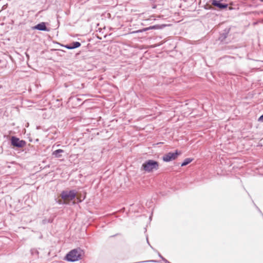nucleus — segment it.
<instances>
[{
    "label": "nucleus",
    "instance_id": "nucleus-5",
    "mask_svg": "<svg viewBox=\"0 0 263 263\" xmlns=\"http://www.w3.org/2000/svg\"><path fill=\"white\" fill-rule=\"evenodd\" d=\"M222 0H220L219 1L217 0H212L211 1V4L212 5L214 6L218 7L220 9H224L227 8L228 5L227 4H221L220 2L222 1Z\"/></svg>",
    "mask_w": 263,
    "mask_h": 263
},
{
    "label": "nucleus",
    "instance_id": "nucleus-16",
    "mask_svg": "<svg viewBox=\"0 0 263 263\" xmlns=\"http://www.w3.org/2000/svg\"><path fill=\"white\" fill-rule=\"evenodd\" d=\"M58 203H59V204H62V203H64V202H62L61 200H59V201H58Z\"/></svg>",
    "mask_w": 263,
    "mask_h": 263
},
{
    "label": "nucleus",
    "instance_id": "nucleus-4",
    "mask_svg": "<svg viewBox=\"0 0 263 263\" xmlns=\"http://www.w3.org/2000/svg\"><path fill=\"white\" fill-rule=\"evenodd\" d=\"M11 143L13 146L17 147H23L26 145L25 141L21 140L15 137H12L11 138Z\"/></svg>",
    "mask_w": 263,
    "mask_h": 263
},
{
    "label": "nucleus",
    "instance_id": "nucleus-6",
    "mask_svg": "<svg viewBox=\"0 0 263 263\" xmlns=\"http://www.w3.org/2000/svg\"><path fill=\"white\" fill-rule=\"evenodd\" d=\"M159 165H142V169L146 172H151L157 170Z\"/></svg>",
    "mask_w": 263,
    "mask_h": 263
},
{
    "label": "nucleus",
    "instance_id": "nucleus-17",
    "mask_svg": "<svg viewBox=\"0 0 263 263\" xmlns=\"http://www.w3.org/2000/svg\"><path fill=\"white\" fill-rule=\"evenodd\" d=\"M43 223H45V220H43Z\"/></svg>",
    "mask_w": 263,
    "mask_h": 263
},
{
    "label": "nucleus",
    "instance_id": "nucleus-8",
    "mask_svg": "<svg viewBox=\"0 0 263 263\" xmlns=\"http://www.w3.org/2000/svg\"><path fill=\"white\" fill-rule=\"evenodd\" d=\"M64 152L63 149H57L56 151H54L52 153V155L56 158H60L62 156V153H63Z\"/></svg>",
    "mask_w": 263,
    "mask_h": 263
},
{
    "label": "nucleus",
    "instance_id": "nucleus-9",
    "mask_svg": "<svg viewBox=\"0 0 263 263\" xmlns=\"http://www.w3.org/2000/svg\"><path fill=\"white\" fill-rule=\"evenodd\" d=\"M80 46H81L80 43H79L78 42H76L72 43L70 45L67 46L66 47L68 49H71L78 48V47H80Z\"/></svg>",
    "mask_w": 263,
    "mask_h": 263
},
{
    "label": "nucleus",
    "instance_id": "nucleus-13",
    "mask_svg": "<svg viewBox=\"0 0 263 263\" xmlns=\"http://www.w3.org/2000/svg\"><path fill=\"white\" fill-rule=\"evenodd\" d=\"M31 253H32V254H34V253H35V254H39V252H38L36 250H35V249H34L31 250Z\"/></svg>",
    "mask_w": 263,
    "mask_h": 263
},
{
    "label": "nucleus",
    "instance_id": "nucleus-1",
    "mask_svg": "<svg viewBox=\"0 0 263 263\" xmlns=\"http://www.w3.org/2000/svg\"><path fill=\"white\" fill-rule=\"evenodd\" d=\"M81 258V252L80 249H73L66 256V259L69 261H76Z\"/></svg>",
    "mask_w": 263,
    "mask_h": 263
},
{
    "label": "nucleus",
    "instance_id": "nucleus-2",
    "mask_svg": "<svg viewBox=\"0 0 263 263\" xmlns=\"http://www.w3.org/2000/svg\"><path fill=\"white\" fill-rule=\"evenodd\" d=\"M75 190L63 191L61 194V197L64 200V203H67V201H71L74 199L76 196Z\"/></svg>",
    "mask_w": 263,
    "mask_h": 263
},
{
    "label": "nucleus",
    "instance_id": "nucleus-11",
    "mask_svg": "<svg viewBox=\"0 0 263 263\" xmlns=\"http://www.w3.org/2000/svg\"><path fill=\"white\" fill-rule=\"evenodd\" d=\"M155 28V27L154 26H153V27H148V28H144L142 30H137L136 31V32H143V31H147L150 29H154Z\"/></svg>",
    "mask_w": 263,
    "mask_h": 263
},
{
    "label": "nucleus",
    "instance_id": "nucleus-3",
    "mask_svg": "<svg viewBox=\"0 0 263 263\" xmlns=\"http://www.w3.org/2000/svg\"><path fill=\"white\" fill-rule=\"evenodd\" d=\"M179 154L176 151L175 153H168L163 157V160L165 162H168L176 159Z\"/></svg>",
    "mask_w": 263,
    "mask_h": 263
},
{
    "label": "nucleus",
    "instance_id": "nucleus-12",
    "mask_svg": "<svg viewBox=\"0 0 263 263\" xmlns=\"http://www.w3.org/2000/svg\"><path fill=\"white\" fill-rule=\"evenodd\" d=\"M145 164H158V162L154 160H148Z\"/></svg>",
    "mask_w": 263,
    "mask_h": 263
},
{
    "label": "nucleus",
    "instance_id": "nucleus-7",
    "mask_svg": "<svg viewBox=\"0 0 263 263\" xmlns=\"http://www.w3.org/2000/svg\"><path fill=\"white\" fill-rule=\"evenodd\" d=\"M33 29H37L39 30H42V31H46L47 30V27L46 26L45 23L44 22H42L41 23H40L37 24V25L33 27Z\"/></svg>",
    "mask_w": 263,
    "mask_h": 263
},
{
    "label": "nucleus",
    "instance_id": "nucleus-14",
    "mask_svg": "<svg viewBox=\"0 0 263 263\" xmlns=\"http://www.w3.org/2000/svg\"><path fill=\"white\" fill-rule=\"evenodd\" d=\"M259 122H263V115H261L258 119Z\"/></svg>",
    "mask_w": 263,
    "mask_h": 263
},
{
    "label": "nucleus",
    "instance_id": "nucleus-15",
    "mask_svg": "<svg viewBox=\"0 0 263 263\" xmlns=\"http://www.w3.org/2000/svg\"><path fill=\"white\" fill-rule=\"evenodd\" d=\"M159 256L165 261V260L166 259L164 258L160 254H159Z\"/></svg>",
    "mask_w": 263,
    "mask_h": 263
},
{
    "label": "nucleus",
    "instance_id": "nucleus-10",
    "mask_svg": "<svg viewBox=\"0 0 263 263\" xmlns=\"http://www.w3.org/2000/svg\"><path fill=\"white\" fill-rule=\"evenodd\" d=\"M194 159L192 158H186L182 164H188L193 162Z\"/></svg>",
    "mask_w": 263,
    "mask_h": 263
}]
</instances>
